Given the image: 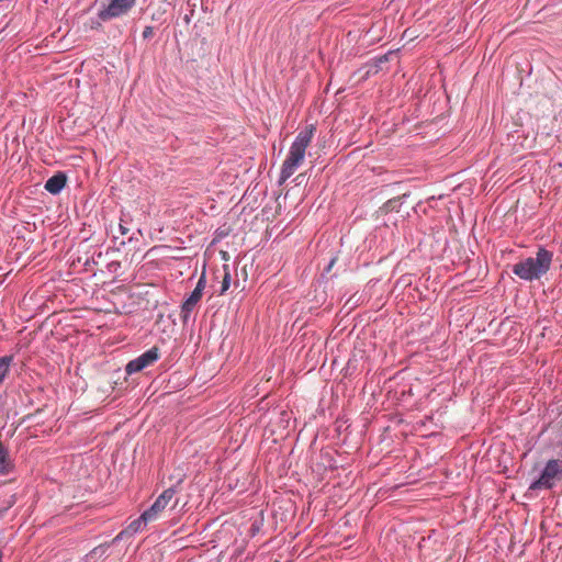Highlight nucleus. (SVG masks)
<instances>
[{
  "label": "nucleus",
  "mask_w": 562,
  "mask_h": 562,
  "mask_svg": "<svg viewBox=\"0 0 562 562\" xmlns=\"http://www.w3.org/2000/svg\"><path fill=\"white\" fill-rule=\"evenodd\" d=\"M315 132L316 126L314 124H310L299 132L294 142L290 146L285 160L282 164L279 184L284 183L302 165L305 157V150L310 146Z\"/></svg>",
  "instance_id": "1"
},
{
  "label": "nucleus",
  "mask_w": 562,
  "mask_h": 562,
  "mask_svg": "<svg viewBox=\"0 0 562 562\" xmlns=\"http://www.w3.org/2000/svg\"><path fill=\"white\" fill-rule=\"evenodd\" d=\"M553 254L543 247L538 248L536 257H528L513 266V272L525 281L539 280L551 267Z\"/></svg>",
  "instance_id": "2"
},
{
  "label": "nucleus",
  "mask_w": 562,
  "mask_h": 562,
  "mask_svg": "<svg viewBox=\"0 0 562 562\" xmlns=\"http://www.w3.org/2000/svg\"><path fill=\"white\" fill-rule=\"evenodd\" d=\"M561 480L562 461L558 459H551L546 463L539 479L530 484L529 490H551L554 487L555 482Z\"/></svg>",
  "instance_id": "3"
},
{
  "label": "nucleus",
  "mask_w": 562,
  "mask_h": 562,
  "mask_svg": "<svg viewBox=\"0 0 562 562\" xmlns=\"http://www.w3.org/2000/svg\"><path fill=\"white\" fill-rule=\"evenodd\" d=\"M137 0H108V4H104L98 11V19L102 22L123 16L127 14Z\"/></svg>",
  "instance_id": "4"
},
{
  "label": "nucleus",
  "mask_w": 562,
  "mask_h": 562,
  "mask_svg": "<svg viewBox=\"0 0 562 562\" xmlns=\"http://www.w3.org/2000/svg\"><path fill=\"white\" fill-rule=\"evenodd\" d=\"M159 349L155 346L137 358L131 360L125 367V372L128 375L140 372L142 370L153 366L159 359Z\"/></svg>",
  "instance_id": "5"
},
{
  "label": "nucleus",
  "mask_w": 562,
  "mask_h": 562,
  "mask_svg": "<svg viewBox=\"0 0 562 562\" xmlns=\"http://www.w3.org/2000/svg\"><path fill=\"white\" fill-rule=\"evenodd\" d=\"M66 175L57 172L45 182V189L52 194H58L66 186Z\"/></svg>",
  "instance_id": "6"
},
{
  "label": "nucleus",
  "mask_w": 562,
  "mask_h": 562,
  "mask_svg": "<svg viewBox=\"0 0 562 562\" xmlns=\"http://www.w3.org/2000/svg\"><path fill=\"white\" fill-rule=\"evenodd\" d=\"M390 55L391 53L376 57L367 63L363 67L366 69L363 78L376 75L382 69V65L389 60Z\"/></svg>",
  "instance_id": "7"
},
{
  "label": "nucleus",
  "mask_w": 562,
  "mask_h": 562,
  "mask_svg": "<svg viewBox=\"0 0 562 562\" xmlns=\"http://www.w3.org/2000/svg\"><path fill=\"white\" fill-rule=\"evenodd\" d=\"M167 507V505H165V502H162V499H159L157 497V499L154 502V504L148 508L146 509L144 513H143V519L144 520H155L157 519V517L159 516V514Z\"/></svg>",
  "instance_id": "8"
},
{
  "label": "nucleus",
  "mask_w": 562,
  "mask_h": 562,
  "mask_svg": "<svg viewBox=\"0 0 562 562\" xmlns=\"http://www.w3.org/2000/svg\"><path fill=\"white\" fill-rule=\"evenodd\" d=\"M12 361V357H1L0 358V384L3 382L4 378L9 372V368Z\"/></svg>",
  "instance_id": "9"
},
{
  "label": "nucleus",
  "mask_w": 562,
  "mask_h": 562,
  "mask_svg": "<svg viewBox=\"0 0 562 562\" xmlns=\"http://www.w3.org/2000/svg\"><path fill=\"white\" fill-rule=\"evenodd\" d=\"M196 305H193L191 302L189 301H184L181 305V318H182V322L183 323H187L188 319L190 318V315L192 313V311L194 310Z\"/></svg>",
  "instance_id": "10"
},
{
  "label": "nucleus",
  "mask_w": 562,
  "mask_h": 562,
  "mask_svg": "<svg viewBox=\"0 0 562 562\" xmlns=\"http://www.w3.org/2000/svg\"><path fill=\"white\" fill-rule=\"evenodd\" d=\"M177 493V488L175 486H171L167 490H165L159 496V499H162L165 502V505H168L169 502L175 497Z\"/></svg>",
  "instance_id": "11"
},
{
  "label": "nucleus",
  "mask_w": 562,
  "mask_h": 562,
  "mask_svg": "<svg viewBox=\"0 0 562 562\" xmlns=\"http://www.w3.org/2000/svg\"><path fill=\"white\" fill-rule=\"evenodd\" d=\"M149 521L150 520H144L143 514H142L138 519H136L130 524L128 529L133 532H138L142 529V527L145 526Z\"/></svg>",
  "instance_id": "12"
},
{
  "label": "nucleus",
  "mask_w": 562,
  "mask_h": 562,
  "mask_svg": "<svg viewBox=\"0 0 562 562\" xmlns=\"http://www.w3.org/2000/svg\"><path fill=\"white\" fill-rule=\"evenodd\" d=\"M229 285H231V273L228 271H226L224 274L223 281H222L220 294H224L229 289Z\"/></svg>",
  "instance_id": "13"
},
{
  "label": "nucleus",
  "mask_w": 562,
  "mask_h": 562,
  "mask_svg": "<svg viewBox=\"0 0 562 562\" xmlns=\"http://www.w3.org/2000/svg\"><path fill=\"white\" fill-rule=\"evenodd\" d=\"M202 294L203 293L199 292V290H193L187 301L191 302L193 305H196L202 299Z\"/></svg>",
  "instance_id": "14"
},
{
  "label": "nucleus",
  "mask_w": 562,
  "mask_h": 562,
  "mask_svg": "<svg viewBox=\"0 0 562 562\" xmlns=\"http://www.w3.org/2000/svg\"><path fill=\"white\" fill-rule=\"evenodd\" d=\"M205 285H206V278H205V272H203L201 274L194 290H199V292L203 293Z\"/></svg>",
  "instance_id": "15"
},
{
  "label": "nucleus",
  "mask_w": 562,
  "mask_h": 562,
  "mask_svg": "<svg viewBox=\"0 0 562 562\" xmlns=\"http://www.w3.org/2000/svg\"><path fill=\"white\" fill-rule=\"evenodd\" d=\"M154 35V27L153 26H145L144 31H143V38L144 40H149Z\"/></svg>",
  "instance_id": "16"
},
{
  "label": "nucleus",
  "mask_w": 562,
  "mask_h": 562,
  "mask_svg": "<svg viewBox=\"0 0 562 562\" xmlns=\"http://www.w3.org/2000/svg\"><path fill=\"white\" fill-rule=\"evenodd\" d=\"M120 232L122 235H125L128 232V229L124 225L120 224Z\"/></svg>",
  "instance_id": "17"
},
{
  "label": "nucleus",
  "mask_w": 562,
  "mask_h": 562,
  "mask_svg": "<svg viewBox=\"0 0 562 562\" xmlns=\"http://www.w3.org/2000/svg\"><path fill=\"white\" fill-rule=\"evenodd\" d=\"M14 502H15V501H14V496H11V499H10V502L8 503V506H7V507L12 506V505L14 504Z\"/></svg>",
  "instance_id": "18"
}]
</instances>
